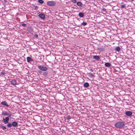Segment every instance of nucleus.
<instances>
[{
	"mask_svg": "<svg viewBox=\"0 0 135 135\" xmlns=\"http://www.w3.org/2000/svg\"><path fill=\"white\" fill-rule=\"evenodd\" d=\"M26 116L28 114H31V112H26Z\"/></svg>",
	"mask_w": 135,
	"mask_h": 135,
	"instance_id": "nucleus-28",
	"label": "nucleus"
},
{
	"mask_svg": "<svg viewBox=\"0 0 135 135\" xmlns=\"http://www.w3.org/2000/svg\"><path fill=\"white\" fill-rule=\"evenodd\" d=\"M87 24V23L86 22H83V23H81V25H83V26H85Z\"/></svg>",
	"mask_w": 135,
	"mask_h": 135,
	"instance_id": "nucleus-24",
	"label": "nucleus"
},
{
	"mask_svg": "<svg viewBox=\"0 0 135 135\" xmlns=\"http://www.w3.org/2000/svg\"><path fill=\"white\" fill-rule=\"evenodd\" d=\"M89 86V84L88 83L86 82L84 84V86L85 88H88Z\"/></svg>",
	"mask_w": 135,
	"mask_h": 135,
	"instance_id": "nucleus-16",
	"label": "nucleus"
},
{
	"mask_svg": "<svg viewBox=\"0 0 135 135\" xmlns=\"http://www.w3.org/2000/svg\"><path fill=\"white\" fill-rule=\"evenodd\" d=\"M77 5L78 6L80 7L82 6V3L80 2H77Z\"/></svg>",
	"mask_w": 135,
	"mask_h": 135,
	"instance_id": "nucleus-19",
	"label": "nucleus"
},
{
	"mask_svg": "<svg viewBox=\"0 0 135 135\" xmlns=\"http://www.w3.org/2000/svg\"><path fill=\"white\" fill-rule=\"evenodd\" d=\"M11 83L13 85H15L17 84L16 80L15 79H12L10 81Z\"/></svg>",
	"mask_w": 135,
	"mask_h": 135,
	"instance_id": "nucleus-11",
	"label": "nucleus"
},
{
	"mask_svg": "<svg viewBox=\"0 0 135 135\" xmlns=\"http://www.w3.org/2000/svg\"><path fill=\"white\" fill-rule=\"evenodd\" d=\"M9 120V118L8 117H6L5 118H3L2 122L4 124H6L8 123Z\"/></svg>",
	"mask_w": 135,
	"mask_h": 135,
	"instance_id": "nucleus-3",
	"label": "nucleus"
},
{
	"mask_svg": "<svg viewBox=\"0 0 135 135\" xmlns=\"http://www.w3.org/2000/svg\"><path fill=\"white\" fill-rule=\"evenodd\" d=\"M126 7L125 4H124L121 5V7L122 8H124Z\"/></svg>",
	"mask_w": 135,
	"mask_h": 135,
	"instance_id": "nucleus-26",
	"label": "nucleus"
},
{
	"mask_svg": "<svg viewBox=\"0 0 135 135\" xmlns=\"http://www.w3.org/2000/svg\"><path fill=\"white\" fill-rule=\"evenodd\" d=\"M30 97V94L29 92L26 90V101L27 100H29V98Z\"/></svg>",
	"mask_w": 135,
	"mask_h": 135,
	"instance_id": "nucleus-6",
	"label": "nucleus"
},
{
	"mask_svg": "<svg viewBox=\"0 0 135 135\" xmlns=\"http://www.w3.org/2000/svg\"><path fill=\"white\" fill-rule=\"evenodd\" d=\"M38 16L41 19H44L45 18V16L44 14H40L38 15Z\"/></svg>",
	"mask_w": 135,
	"mask_h": 135,
	"instance_id": "nucleus-8",
	"label": "nucleus"
},
{
	"mask_svg": "<svg viewBox=\"0 0 135 135\" xmlns=\"http://www.w3.org/2000/svg\"><path fill=\"white\" fill-rule=\"evenodd\" d=\"M55 3L53 1H49L47 2V4L49 6H54L55 5Z\"/></svg>",
	"mask_w": 135,
	"mask_h": 135,
	"instance_id": "nucleus-4",
	"label": "nucleus"
},
{
	"mask_svg": "<svg viewBox=\"0 0 135 135\" xmlns=\"http://www.w3.org/2000/svg\"><path fill=\"white\" fill-rule=\"evenodd\" d=\"M7 126L9 128L11 127L12 126V123H8L7 125Z\"/></svg>",
	"mask_w": 135,
	"mask_h": 135,
	"instance_id": "nucleus-21",
	"label": "nucleus"
},
{
	"mask_svg": "<svg viewBox=\"0 0 135 135\" xmlns=\"http://www.w3.org/2000/svg\"><path fill=\"white\" fill-rule=\"evenodd\" d=\"M27 104H28V103H26V105H27Z\"/></svg>",
	"mask_w": 135,
	"mask_h": 135,
	"instance_id": "nucleus-39",
	"label": "nucleus"
},
{
	"mask_svg": "<svg viewBox=\"0 0 135 135\" xmlns=\"http://www.w3.org/2000/svg\"><path fill=\"white\" fill-rule=\"evenodd\" d=\"M125 123L124 122H119L115 123L114 125L116 127L122 128L125 126Z\"/></svg>",
	"mask_w": 135,
	"mask_h": 135,
	"instance_id": "nucleus-1",
	"label": "nucleus"
},
{
	"mask_svg": "<svg viewBox=\"0 0 135 135\" xmlns=\"http://www.w3.org/2000/svg\"><path fill=\"white\" fill-rule=\"evenodd\" d=\"M29 76L28 75H26V79H28L29 78Z\"/></svg>",
	"mask_w": 135,
	"mask_h": 135,
	"instance_id": "nucleus-33",
	"label": "nucleus"
},
{
	"mask_svg": "<svg viewBox=\"0 0 135 135\" xmlns=\"http://www.w3.org/2000/svg\"><path fill=\"white\" fill-rule=\"evenodd\" d=\"M76 0H73V2L74 3H75L76 2Z\"/></svg>",
	"mask_w": 135,
	"mask_h": 135,
	"instance_id": "nucleus-34",
	"label": "nucleus"
},
{
	"mask_svg": "<svg viewBox=\"0 0 135 135\" xmlns=\"http://www.w3.org/2000/svg\"><path fill=\"white\" fill-rule=\"evenodd\" d=\"M27 61L28 62H30L31 61H32L33 60L32 59V58L31 57H27Z\"/></svg>",
	"mask_w": 135,
	"mask_h": 135,
	"instance_id": "nucleus-13",
	"label": "nucleus"
},
{
	"mask_svg": "<svg viewBox=\"0 0 135 135\" xmlns=\"http://www.w3.org/2000/svg\"><path fill=\"white\" fill-rule=\"evenodd\" d=\"M111 64L109 62H105V66L107 67H110L111 66Z\"/></svg>",
	"mask_w": 135,
	"mask_h": 135,
	"instance_id": "nucleus-15",
	"label": "nucleus"
},
{
	"mask_svg": "<svg viewBox=\"0 0 135 135\" xmlns=\"http://www.w3.org/2000/svg\"><path fill=\"white\" fill-rule=\"evenodd\" d=\"M18 125L17 123L16 122H13L12 123V126L16 127Z\"/></svg>",
	"mask_w": 135,
	"mask_h": 135,
	"instance_id": "nucleus-12",
	"label": "nucleus"
},
{
	"mask_svg": "<svg viewBox=\"0 0 135 135\" xmlns=\"http://www.w3.org/2000/svg\"><path fill=\"white\" fill-rule=\"evenodd\" d=\"M34 37L35 38H37L38 37V35L36 34H35L34 35Z\"/></svg>",
	"mask_w": 135,
	"mask_h": 135,
	"instance_id": "nucleus-31",
	"label": "nucleus"
},
{
	"mask_svg": "<svg viewBox=\"0 0 135 135\" xmlns=\"http://www.w3.org/2000/svg\"><path fill=\"white\" fill-rule=\"evenodd\" d=\"M88 75L89 77L92 78L94 77V75L93 74L91 73H88Z\"/></svg>",
	"mask_w": 135,
	"mask_h": 135,
	"instance_id": "nucleus-18",
	"label": "nucleus"
},
{
	"mask_svg": "<svg viewBox=\"0 0 135 135\" xmlns=\"http://www.w3.org/2000/svg\"><path fill=\"white\" fill-rule=\"evenodd\" d=\"M93 57L95 59L97 60H99L100 58L99 56L97 55L94 56Z\"/></svg>",
	"mask_w": 135,
	"mask_h": 135,
	"instance_id": "nucleus-14",
	"label": "nucleus"
},
{
	"mask_svg": "<svg viewBox=\"0 0 135 135\" xmlns=\"http://www.w3.org/2000/svg\"><path fill=\"white\" fill-rule=\"evenodd\" d=\"M26 73H28V70H26Z\"/></svg>",
	"mask_w": 135,
	"mask_h": 135,
	"instance_id": "nucleus-37",
	"label": "nucleus"
},
{
	"mask_svg": "<svg viewBox=\"0 0 135 135\" xmlns=\"http://www.w3.org/2000/svg\"><path fill=\"white\" fill-rule=\"evenodd\" d=\"M22 25L24 27L25 26V23H23L22 24Z\"/></svg>",
	"mask_w": 135,
	"mask_h": 135,
	"instance_id": "nucleus-35",
	"label": "nucleus"
},
{
	"mask_svg": "<svg viewBox=\"0 0 135 135\" xmlns=\"http://www.w3.org/2000/svg\"><path fill=\"white\" fill-rule=\"evenodd\" d=\"M27 135H30V133L29 132L28 133H27Z\"/></svg>",
	"mask_w": 135,
	"mask_h": 135,
	"instance_id": "nucleus-36",
	"label": "nucleus"
},
{
	"mask_svg": "<svg viewBox=\"0 0 135 135\" xmlns=\"http://www.w3.org/2000/svg\"><path fill=\"white\" fill-rule=\"evenodd\" d=\"M32 32V29L31 28H30L29 29V33H31Z\"/></svg>",
	"mask_w": 135,
	"mask_h": 135,
	"instance_id": "nucleus-30",
	"label": "nucleus"
},
{
	"mask_svg": "<svg viewBox=\"0 0 135 135\" xmlns=\"http://www.w3.org/2000/svg\"><path fill=\"white\" fill-rule=\"evenodd\" d=\"M5 73L3 72H1V75H5Z\"/></svg>",
	"mask_w": 135,
	"mask_h": 135,
	"instance_id": "nucleus-32",
	"label": "nucleus"
},
{
	"mask_svg": "<svg viewBox=\"0 0 135 135\" xmlns=\"http://www.w3.org/2000/svg\"><path fill=\"white\" fill-rule=\"evenodd\" d=\"M79 16L80 17H83L84 16V15L83 12H80L78 14Z\"/></svg>",
	"mask_w": 135,
	"mask_h": 135,
	"instance_id": "nucleus-17",
	"label": "nucleus"
},
{
	"mask_svg": "<svg viewBox=\"0 0 135 135\" xmlns=\"http://www.w3.org/2000/svg\"><path fill=\"white\" fill-rule=\"evenodd\" d=\"M28 79H26V81H28Z\"/></svg>",
	"mask_w": 135,
	"mask_h": 135,
	"instance_id": "nucleus-38",
	"label": "nucleus"
},
{
	"mask_svg": "<svg viewBox=\"0 0 135 135\" xmlns=\"http://www.w3.org/2000/svg\"><path fill=\"white\" fill-rule=\"evenodd\" d=\"M38 2L42 4L44 3V1L42 0H38Z\"/></svg>",
	"mask_w": 135,
	"mask_h": 135,
	"instance_id": "nucleus-23",
	"label": "nucleus"
},
{
	"mask_svg": "<svg viewBox=\"0 0 135 135\" xmlns=\"http://www.w3.org/2000/svg\"><path fill=\"white\" fill-rule=\"evenodd\" d=\"M0 127L2 129L4 130L5 129H6V128L4 126H0Z\"/></svg>",
	"mask_w": 135,
	"mask_h": 135,
	"instance_id": "nucleus-25",
	"label": "nucleus"
},
{
	"mask_svg": "<svg viewBox=\"0 0 135 135\" xmlns=\"http://www.w3.org/2000/svg\"><path fill=\"white\" fill-rule=\"evenodd\" d=\"M115 50L116 51L119 52L120 50V48L119 46L116 47H115Z\"/></svg>",
	"mask_w": 135,
	"mask_h": 135,
	"instance_id": "nucleus-20",
	"label": "nucleus"
},
{
	"mask_svg": "<svg viewBox=\"0 0 135 135\" xmlns=\"http://www.w3.org/2000/svg\"><path fill=\"white\" fill-rule=\"evenodd\" d=\"M1 104L2 105L7 107L9 106V105L7 103L6 101H3L1 102Z\"/></svg>",
	"mask_w": 135,
	"mask_h": 135,
	"instance_id": "nucleus-9",
	"label": "nucleus"
},
{
	"mask_svg": "<svg viewBox=\"0 0 135 135\" xmlns=\"http://www.w3.org/2000/svg\"><path fill=\"white\" fill-rule=\"evenodd\" d=\"M2 114L5 117L7 116L8 117H8V118L11 117L12 115V114L9 113L5 111H3Z\"/></svg>",
	"mask_w": 135,
	"mask_h": 135,
	"instance_id": "nucleus-2",
	"label": "nucleus"
},
{
	"mask_svg": "<svg viewBox=\"0 0 135 135\" xmlns=\"http://www.w3.org/2000/svg\"><path fill=\"white\" fill-rule=\"evenodd\" d=\"M102 10L104 12H107V10L106 9L104 8H103L102 9Z\"/></svg>",
	"mask_w": 135,
	"mask_h": 135,
	"instance_id": "nucleus-27",
	"label": "nucleus"
},
{
	"mask_svg": "<svg viewBox=\"0 0 135 135\" xmlns=\"http://www.w3.org/2000/svg\"><path fill=\"white\" fill-rule=\"evenodd\" d=\"M43 74L44 75V76H46L47 75L48 72L47 71H45L44 72Z\"/></svg>",
	"mask_w": 135,
	"mask_h": 135,
	"instance_id": "nucleus-22",
	"label": "nucleus"
},
{
	"mask_svg": "<svg viewBox=\"0 0 135 135\" xmlns=\"http://www.w3.org/2000/svg\"><path fill=\"white\" fill-rule=\"evenodd\" d=\"M71 118V117L70 116H68L67 117L66 119L68 120H69Z\"/></svg>",
	"mask_w": 135,
	"mask_h": 135,
	"instance_id": "nucleus-29",
	"label": "nucleus"
},
{
	"mask_svg": "<svg viewBox=\"0 0 135 135\" xmlns=\"http://www.w3.org/2000/svg\"><path fill=\"white\" fill-rule=\"evenodd\" d=\"M38 67L40 70L43 71H46L47 70V68L46 67L42 66L41 65L38 66Z\"/></svg>",
	"mask_w": 135,
	"mask_h": 135,
	"instance_id": "nucleus-5",
	"label": "nucleus"
},
{
	"mask_svg": "<svg viewBox=\"0 0 135 135\" xmlns=\"http://www.w3.org/2000/svg\"><path fill=\"white\" fill-rule=\"evenodd\" d=\"M27 120V121H26V127L27 126L30 127L31 125L32 124L31 123L28 121Z\"/></svg>",
	"mask_w": 135,
	"mask_h": 135,
	"instance_id": "nucleus-10",
	"label": "nucleus"
},
{
	"mask_svg": "<svg viewBox=\"0 0 135 135\" xmlns=\"http://www.w3.org/2000/svg\"><path fill=\"white\" fill-rule=\"evenodd\" d=\"M132 112L131 111H127L126 112L125 114L128 116H131L132 114Z\"/></svg>",
	"mask_w": 135,
	"mask_h": 135,
	"instance_id": "nucleus-7",
	"label": "nucleus"
}]
</instances>
